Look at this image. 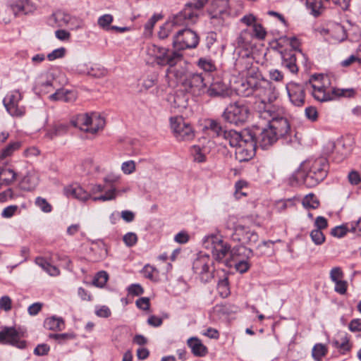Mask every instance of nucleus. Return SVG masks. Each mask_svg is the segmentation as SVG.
<instances>
[{"label":"nucleus","instance_id":"obj_1","mask_svg":"<svg viewBox=\"0 0 361 361\" xmlns=\"http://www.w3.org/2000/svg\"><path fill=\"white\" fill-rule=\"evenodd\" d=\"M258 117L260 124L269 125L279 138L284 137L290 132V126L288 121L281 116L276 106L272 104H261Z\"/></svg>","mask_w":361,"mask_h":361},{"label":"nucleus","instance_id":"obj_2","mask_svg":"<svg viewBox=\"0 0 361 361\" xmlns=\"http://www.w3.org/2000/svg\"><path fill=\"white\" fill-rule=\"evenodd\" d=\"M325 80L328 81V79L322 75H314L310 78V83L312 88V94L315 99L319 102H326L332 100L336 97L346 96L348 90H336L326 87Z\"/></svg>","mask_w":361,"mask_h":361},{"label":"nucleus","instance_id":"obj_3","mask_svg":"<svg viewBox=\"0 0 361 361\" xmlns=\"http://www.w3.org/2000/svg\"><path fill=\"white\" fill-rule=\"evenodd\" d=\"M72 124L80 130L96 134L104 128L105 120L97 113L80 114L71 121Z\"/></svg>","mask_w":361,"mask_h":361},{"label":"nucleus","instance_id":"obj_4","mask_svg":"<svg viewBox=\"0 0 361 361\" xmlns=\"http://www.w3.org/2000/svg\"><path fill=\"white\" fill-rule=\"evenodd\" d=\"M203 246L210 250L214 259L216 262H227L226 257L230 256L231 245L224 241L221 236L212 234L204 237Z\"/></svg>","mask_w":361,"mask_h":361},{"label":"nucleus","instance_id":"obj_5","mask_svg":"<svg viewBox=\"0 0 361 361\" xmlns=\"http://www.w3.org/2000/svg\"><path fill=\"white\" fill-rule=\"evenodd\" d=\"M250 114L247 104L243 101H238L230 104L224 111L222 116L230 123L242 125L248 121Z\"/></svg>","mask_w":361,"mask_h":361},{"label":"nucleus","instance_id":"obj_6","mask_svg":"<svg viewBox=\"0 0 361 361\" xmlns=\"http://www.w3.org/2000/svg\"><path fill=\"white\" fill-rule=\"evenodd\" d=\"M192 270L202 283L209 282L215 271L213 259L209 255L200 252L193 261Z\"/></svg>","mask_w":361,"mask_h":361},{"label":"nucleus","instance_id":"obj_7","mask_svg":"<svg viewBox=\"0 0 361 361\" xmlns=\"http://www.w3.org/2000/svg\"><path fill=\"white\" fill-rule=\"evenodd\" d=\"M254 96L259 99V101L255 102V108L259 115V108L261 104H271V102L276 99L277 93L269 81L256 78Z\"/></svg>","mask_w":361,"mask_h":361},{"label":"nucleus","instance_id":"obj_8","mask_svg":"<svg viewBox=\"0 0 361 361\" xmlns=\"http://www.w3.org/2000/svg\"><path fill=\"white\" fill-rule=\"evenodd\" d=\"M328 169L326 159L319 158L314 160L304 178V183L310 188L317 185L326 178Z\"/></svg>","mask_w":361,"mask_h":361},{"label":"nucleus","instance_id":"obj_9","mask_svg":"<svg viewBox=\"0 0 361 361\" xmlns=\"http://www.w3.org/2000/svg\"><path fill=\"white\" fill-rule=\"evenodd\" d=\"M197 34L191 29L178 30L173 39V47L178 51L186 49L195 48L199 44Z\"/></svg>","mask_w":361,"mask_h":361},{"label":"nucleus","instance_id":"obj_10","mask_svg":"<svg viewBox=\"0 0 361 361\" xmlns=\"http://www.w3.org/2000/svg\"><path fill=\"white\" fill-rule=\"evenodd\" d=\"M23 94L18 90L8 92L3 99L4 105L8 113L13 117H22L25 115V106L22 104Z\"/></svg>","mask_w":361,"mask_h":361},{"label":"nucleus","instance_id":"obj_11","mask_svg":"<svg viewBox=\"0 0 361 361\" xmlns=\"http://www.w3.org/2000/svg\"><path fill=\"white\" fill-rule=\"evenodd\" d=\"M211 23L216 26H223L230 15L228 0H212L207 10Z\"/></svg>","mask_w":361,"mask_h":361},{"label":"nucleus","instance_id":"obj_12","mask_svg":"<svg viewBox=\"0 0 361 361\" xmlns=\"http://www.w3.org/2000/svg\"><path fill=\"white\" fill-rule=\"evenodd\" d=\"M256 141L252 133L246 132L244 140L235 147V156L239 162L248 161L255 154Z\"/></svg>","mask_w":361,"mask_h":361},{"label":"nucleus","instance_id":"obj_13","mask_svg":"<svg viewBox=\"0 0 361 361\" xmlns=\"http://www.w3.org/2000/svg\"><path fill=\"white\" fill-rule=\"evenodd\" d=\"M181 84L185 90L194 97H200L205 93L206 84L201 73H190L186 74Z\"/></svg>","mask_w":361,"mask_h":361},{"label":"nucleus","instance_id":"obj_14","mask_svg":"<svg viewBox=\"0 0 361 361\" xmlns=\"http://www.w3.org/2000/svg\"><path fill=\"white\" fill-rule=\"evenodd\" d=\"M171 128L174 136L178 140H191L195 137L194 130L183 117L171 118Z\"/></svg>","mask_w":361,"mask_h":361},{"label":"nucleus","instance_id":"obj_15","mask_svg":"<svg viewBox=\"0 0 361 361\" xmlns=\"http://www.w3.org/2000/svg\"><path fill=\"white\" fill-rule=\"evenodd\" d=\"M152 50L157 58V63L161 66H173L182 59V54L176 49L173 51L153 44Z\"/></svg>","mask_w":361,"mask_h":361},{"label":"nucleus","instance_id":"obj_16","mask_svg":"<svg viewBox=\"0 0 361 361\" xmlns=\"http://www.w3.org/2000/svg\"><path fill=\"white\" fill-rule=\"evenodd\" d=\"M204 94H207L210 97L226 98L231 97L233 91L229 85L224 82L220 78H216L209 87H206Z\"/></svg>","mask_w":361,"mask_h":361},{"label":"nucleus","instance_id":"obj_17","mask_svg":"<svg viewBox=\"0 0 361 361\" xmlns=\"http://www.w3.org/2000/svg\"><path fill=\"white\" fill-rule=\"evenodd\" d=\"M0 343L11 344L18 348H23L24 341H20L19 332L13 327H4L0 331Z\"/></svg>","mask_w":361,"mask_h":361},{"label":"nucleus","instance_id":"obj_18","mask_svg":"<svg viewBox=\"0 0 361 361\" xmlns=\"http://www.w3.org/2000/svg\"><path fill=\"white\" fill-rule=\"evenodd\" d=\"M286 90L293 105L300 106L305 104V93L302 85L295 82H290L286 85Z\"/></svg>","mask_w":361,"mask_h":361},{"label":"nucleus","instance_id":"obj_19","mask_svg":"<svg viewBox=\"0 0 361 361\" xmlns=\"http://www.w3.org/2000/svg\"><path fill=\"white\" fill-rule=\"evenodd\" d=\"M197 20V16L190 11L188 8H184L176 14L171 20V23L173 24L174 28L178 27H188L190 25L195 23Z\"/></svg>","mask_w":361,"mask_h":361},{"label":"nucleus","instance_id":"obj_20","mask_svg":"<svg viewBox=\"0 0 361 361\" xmlns=\"http://www.w3.org/2000/svg\"><path fill=\"white\" fill-rule=\"evenodd\" d=\"M252 135L255 136L256 145H259L262 148H267L279 139V137L269 126L264 128L258 135L255 133H252Z\"/></svg>","mask_w":361,"mask_h":361},{"label":"nucleus","instance_id":"obj_21","mask_svg":"<svg viewBox=\"0 0 361 361\" xmlns=\"http://www.w3.org/2000/svg\"><path fill=\"white\" fill-rule=\"evenodd\" d=\"M8 8L15 16H18L32 13L35 10V6L27 0H18L11 2Z\"/></svg>","mask_w":361,"mask_h":361},{"label":"nucleus","instance_id":"obj_22","mask_svg":"<svg viewBox=\"0 0 361 361\" xmlns=\"http://www.w3.org/2000/svg\"><path fill=\"white\" fill-rule=\"evenodd\" d=\"M235 235L238 236V240L243 244H247L250 245H254L257 243L259 237L256 232L247 230L243 226H238L235 229Z\"/></svg>","mask_w":361,"mask_h":361},{"label":"nucleus","instance_id":"obj_23","mask_svg":"<svg viewBox=\"0 0 361 361\" xmlns=\"http://www.w3.org/2000/svg\"><path fill=\"white\" fill-rule=\"evenodd\" d=\"M187 344L195 356L204 357L208 353L207 348L197 337H191L188 339Z\"/></svg>","mask_w":361,"mask_h":361},{"label":"nucleus","instance_id":"obj_24","mask_svg":"<svg viewBox=\"0 0 361 361\" xmlns=\"http://www.w3.org/2000/svg\"><path fill=\"white\" fill-rule=\"evenodd\" d=\"M64 194L67 197H73L81 201H86L90 197V194L79 185L66 187Z\"/></svg>","mask_w":361,"mask_h":361},{"label":"nucleus","instance_id":"obj_25","mask_svg":"<svg viewBox=\"0 0 361 361\" xmlns=\"http://www.w3.org/2000/svg\"><path fill=\"white\" fill-rule=\"evenodd\" d=\"M255 84L256 78L252 77L247 78L236 88L238 94L242 97L254 95Z\"/></svg>","mask_w":361,"mask_h":361},{"label":"nucleus","instance_id":"obj_26","mask_svg":"<svg viewBox=\"0 0 361 361\" xmlns=\"http://www.w3.org/2000/svg\"><path fill=\"white\" fill-rule=\"evenodd\" d=\"M252 255V250L244 245L231 247L230 260L238 261L239 259H248Z\"/></svg>","mask_w":361,"mask_h":361},{"label":"nucleus","instance_id":"obj_27","mask_svg":"<svg viewBox=\"0 0 361 361\" xmlns=\"http://www.w3.org/2000/svg\"><path fill=\"white\" fill-rule=\"evenodd\" d=\"M282 65L288 68L291 73H295L298 68L296 65V58L292 51H282L281 53Z\"/></svg>","mask_w":361,"mask_h":361},{"label":"nucleus","instance_id":"obj_28","mask_svg":"<svg viewBox=\"0 0 361 361\" xmlns=\"http://www.w3.org/2000/svg\"><path fill=\"white\" fill-rule=\"evenodd\" d=\"M245 134L246 132L244 133L243 134H240L235 130H224L221 137L224 138L226 141H227L231 147H235L238 145H239L241 140H244V135Z\"/></svg>","mask_w":361,"mask_h":361},{"label":"nucleus","instance_id":"obj_29","mask_svg":"<svg viewBox=\"0 0 361 361\" xmlns=\"http://www.w3.org/2000/svg\"><path fill=\"white\" fill-rule=\"evenodd\" d=\"M44 326L51 331H60L65 329V322L61 317L53 316L44 320Z\"/></svg>","mask_w":361,"mask_h":361},{"label":"nucleus","instance_id":"obj_30","mask_svg":"<svg viewBox=\"0 0 361 361\" xmlns=\"http://www.w3.org/2000/svg\"><path fill=\"white\" fill-rule=\"evenodd\" d=\"M35 262L51 276H57L60 274L59 269L57 267L51 264L44 257H36Z\"/></svg>","mask_w":361,"mask_h":361},{"label":"nucleus","instance_id":"obj_31","mask_svg":"<svg viewBox=\"0 0 361 361\" xmlns=\"http://www.w3.org/2000/svg\"><path fill=\"white\" fill-rule=\"evenodd\" d=\"M68 125L66 123L54 124L51 128L48 129L45 134V137L52 140L55 137L61 136L67 133Z\"/></svg>","mask_w":361,"mask_h":361},{"label":"nucleus","instance_id":"obj_32","mask_svg":"<svg viewBox=\"0 0 361 361\" xmlns=\"http://www.w3.org/2000/svg\"><path fill=\"white\" fill-rule=\"evenodd\" d=\"M17 176L18 173L11 169H0V181L3 183L11 184L13 183L16 180Z\"/></svg>","mask_w":361,"mask_h":361},{"label":"nucleus","instance_id":"obj_33","mask_svg":"<svg viewBox=\"0 0 361 361\" xmlns=\"http://www.w3.org/2000/svg\"><path fill=\"white\" fill-rule=\"evenodd\" d=\"M52 19L57 26L63 27L69 24L72 25L71 21L75 20L70 15L62 11H57L52 15Z\"/></svg>","mask_w":361,"mask_h":361},{"label":"nucleus","instance_id":"obj_34","mask_svg":"<svg viewBox=\"0 0 361 361\" xmlns=\"http://www.w3.org/2000/svg\"><path fill=\"white\" fill-rule=\"evenodd\" d=\"M305 5L310 13L314 17L319 16L323 10L321 0H305Z\"/></svg>","mask_w":361,"mask_h":361},{"label":"nucleus","instance_id":"obj_35","mask_svg":"<svg viewBox=\"0 0 361 361\" xmlns=\"http://www.w3.org/2000/svg\"><path fill=\"white\" fill-rule=\"evenodd\" d=\"M209 0H192L185 5L186 8L190 11L197 16V19L200 17V11H201L204 6L209 2Z\"/></svg>","mask_w":361,"mask_h":361},{"label":"nucleus","instance_id":"obj_36","mask_svg":"<svg viewBox=\"0 0 361 361\" xmlns=\"http://www.w3.org/2000/svg\"><path fill=\"white\" fill-rule=\"evenodd\" d=\"M22 187L27 190H33L37 185V180L34 173L28 172L21 180Z\"/></svg>","mask_w":361,"mask_h":361},{"label":"nucleus","instance_id":"obj_37","mask_svg":"<svg viewBox=\"0 0 361 361\" xmlns=\"http://www.w3.org/2000/svg\"><path fill=\"white\" fill-rule=\"evenodd\" d=\"M328 352V349L325 345L322 343H317L314 345L312 350V355L316 361H320Z\"/></svg>","mask_w":361,"mask_h":361},{"label":"nucleus","instance_id":"obj_38","mask_svg":"<svg viewBox=\"0 0 361 361\" xmlns=\"http://www.w3.org/2000/svg\"><path fill=\"white\" fill-rule=\"evenodd\" d=\"M21 143L20 142H11L6 147L0 150V158L4 159L8 157H10L15 151L19 149Z\"/></svg>","mask_w":361,"mask_h":361},{"label":"nucleus","instance_id":"obj_39","mask_svg":"<svg viewBox=\"0 0 361 361\" xmlns=\"http://www.w3.org/2000/svg\"><path fill=\"white\" fill-rule=\"evenodd\" d=\"M332 343L335 348L342 351V353H345V352L350 350L351 345L349 343V339L346 334L341 338V341L334 340Z\"/></svg>","mask_w":361,"mask_h":361},{"label":"nucleus","instance_id":"obj_40","mask_svg":"<svg viewBox=\"0 0 361 361\" xmlns=\"http://www.w3.org/2000/svg\"><path fill=\"white\" fill-rule=\"evenodd\" d=\"M35 90L39 93L46 94L49 92L52 89V82L50 80L42 81L39 80L36 82Z\"/></svg>","mask_w":361,"mask_h":361},{"label":"nucleus","instance_id":"obj_41","mask_svg":"<svg viewBox=\"0 0 361 361\" xmlns=\"http://www.w3.org/2000/svg\"><path fill=\"white\" fill-rule=\"evenodd\" d=\"M302 204L307 208L316 209L319 207V202L314 194L310 193L304 197Z\"/></svg>","mask_w":361,"mask_h":361},{"label":"nucleus","instance_id":"obj_42","mask_svg":"<svg viewBox=\"0 0 361 361\" xmlns=\"http://www.w3.org/2000/svg\"><path fill=\"white\" fill-rule=\"evenodd\" d=\"M198 66L206 72H212L216 69L214 62L209 59L200 58L197 62Z\"/></svg>","mask_w":361,"mask_h":361},{"label":"nucleus","instance_id":"obj_43","mask_svg":"<svg viewBox=\"0 0 361 361\" xmlns=\"http://www.w3.org/2000/svg\"><path fill=\"white\" fill-rule=\"evenodd\" d=\"M217 290L222 298H226L230 295L228 280L227 278H224L219 281L217 284Z\"/></svg>","mask_w":361,"mask_h":361},{"label":"nucleus","instance_id":"obj_44","mask_svg":"<svg viewBox=\"0 0 361 361\" xmlns=\"http://www.w3.org/2000/svg\"><path fill=\"white\" fill-rule=\"evenodd\" d=\"M142 273L145 278L156 281L158 277L159 271L154 267L147 264L142 269Z\"/></svg>","mask_w":361,"mask_h":361},{"label":"nucleus","instance_id":"obj_45","mask_svg":"<svg viewBox=\"0 0 361 361\" xmlns=\"http://www.w3.org/2000/svg\"><path fill=\"white\" fill-rule=\"evenodd\" d=\"M173 24L170 21L165 23L161 27L158 32L159 37L160 39H166L169 35L173 31Z\"/></svg>","mask_w":361,"mask_h":361},{"label":"nucleus","instance_id":"obj_46","mask_svg":"<svg viewBox=\"0 0 361 361\" xmlns=\"http://www.w3.org/2000/svg\"><path fill=\"white\" fill-rule=\"evenodd\" d=\"M49 337L50 338L55 339L59 342V343L61 344L66 341L71 340L75 338V334L73 333H64V334H51Z\"/></svg>","mask_w":361,"mask_h":361},{"label":"nucleus","instance_id":"obj_47","mask_svg":"<svg viewBox=\"0 0 361 361\" xmlns=\"http://www.w3.org/2000/svg\"><path fill=\"white\" fill-rule=\"evenodd\" d=\"M207 128L211 130L216 137H221L225 130H223L221 125L214 120H210Z\"/></svg>","mask_w":361,"mask_h":361},{"label":"nucleus","instance_id":"obj_48","mask_svg":"<svg viewBox=\"0 0 361 361\" xmlns=\"http://www.w3.org/2000/svg\"><path fill=\"white\" fill-rule=\"evenodd\" d=\"M329 277L332 282L336 283L338 281H341L343 279L344 273L341 267H335L331 269Z\"/></svg>","mask_w":361,"mask_h":361},{"label":"nucleus","instance_id":"obj_49","mask_svg":"<svg viewBox=\"0 0 361 361\" xmlns=\"http://www.w3.org/2000/svg\"><path fill=\"white\" fill-rule=\"evenodd\" d=\"M35 204L43 212L49 213L52 210L51 205L47 202L45 198L38 197L35 200Z\"/></svg>","mask_w":361,"mask_h":361},{"label":"nucleus","instance_id":"obj_50","mask_svg":"<svg viewBox=\"0 0 361 361\" xmlns=\"http://www.w3.org/2000/svg\"><path fill=\"white\" fill-rule=\"evenodd\" d=\"M113 16L111 14H104L98 18V25L103 29L109 30L110 24L113 21Z\"/></svg>","mask_w":361,"mask_h":361},{"label":"nucleus","instance_id":"obj_51","mask_svg":"<svg viewBox=\"0 0 361 361\" xmlns=\"http://www.w3.org/2000/svg\"><path fill=\"white\" fill-rule=\"evenodd\" d=\"M191 153L195 161L199 163L205 161L206 157L200 147L196 145L193 146L191 149Z\"/></svg>","mask_w":361,"mask_h":361},{"label":"nucleus","instance_id":"obj_52","mask_svg":"<svg viewBox=\"0 0 361 361\" xmlns=\"http://www.w3.org/2000/svg\"><path fill=\"white\" fill-rule=\"evenodd\" d=\"M348 231H350V227L348 228L345 225H341L332 228L331 234L334 237L342 238L345 235Z\"/></svg>","mask_w":361,"mask_h":361},{"label":"nucleus","instance_id":"obj_53","mask_svg":"<svg viewBox=\"0 0 361 361\" xmlns=\"http://www.w3.org/2000/svg\"><path fill=\"white\" fill-rule=\"evenodd\" d=\"M310 237L316 245H322L325 241V236L319 229H314L310 233Z\"/></svg>","mask_w":361,"mask_h":361},{"label":"nucleus","instance_id":"obj_54","mask_svg":"<svg viewBox=\"0 0 361 361\" xmlns=\"http://www.w3.org/2000/svg\"><path fill=\"white\" fill-rule=\"evenodd\" d=\"M254 36L258 39H264L267 35L264 27L259 23H255L252 27Z\"/></svg>","mask_w":361,"mask_h":361},{"label":"nucleus","instance_id":"obj_55","mask_svg":"<svg viewBox=\"0 0 361 361\" xmlns=\"http://www.w3.org/2000/svg\"><path fill=\"white\" fill-rule=\"evenodd\" d=\"M107 280V274L105 271H100L97 274L93 283L97 287H103L106 284Z\"/></svg>","mask_w":361,"mask_h":361},{"label":"nucleus","instance_id":"obj_56","mask_svg":"<svg viewBox=\"0 0 361 361\" xmlns=\"http://www.w3.org/2000/svg\"><path fill=\"white\" fill-rule=\"evenodd\" d=\"M247 259H239L238 261H235V268L241 274L246 272L250 267V264Z\"/></svg>","mask_w":361,"mask_h":361},{"label":"nucleus","instance_id":"obj_57","mask_svg":"<svg viewBox=\"0 0 361 361\" xmlns=\"http://www.w3.org/2000/svg\"><path fill=\"white\" fill-rule=\"evenodd\" d=\"M123 240L128 247H132L137 243V235L135 233L128 232L124 235Z\"/></svg>","mask_w":361,"mask_h":361},{"label":"nucleus","instance_id":"obj_58","mask_svg":"<svg viewBox=\"0 0 361 361\" xmlns=\"http://www.w3.org/2000/svg\"><path fill=\"white\" fill-rule=\"evenodd\" d=\"M18 210V207L17 205H10L5 207L2 212L1 216L5 219H9L13 216Z\"/></svg>","mask_w":361,"mask_h":361},{"label":"nucleus","instance_id":"obj_59","mask_svg":"<svg viewBox=\"0 0 361 361\" xmlns=\"http://www.w3.org/2000/svg\"><path fill=\"white\" fill-rule=\"evenodd\" d=\"M334 290L336 293L341 295H345L346 293L348 286V282L342 279L341 281H338L334 283Z\"/></svg>","mask_w":361,"mask_h":361},{"label":"nucleus","instance_id":"obj_60","mask_svg":"<svg viewBox=\"0 0 361 361\" xmlns=\"http://www.w3.org/2000/svg\"><path fill=\"white\" fill-rule=\"evenodd\" d=\"M121 170L125 174H131L135 171V163L133 160L125 161L121 165Z\"/></svg>","mask_w":361,"mask_h":361},{"label":"nucleus","instance_id":"obj_61","mask_svg":"<svg viewBox=\"0 0 361 361\" xmlns=\"http://www.w3.org/2000/svg\"><path fill=\"white\" fill-rule=\"evenodd\" d=\"M173 98V106L175 108H185L187 105V100L182 94H175Z\"/></svg>","mask_w":361,"mask_h":361},{"label":"nucleus","instance_id":"obj_62","mask_svg":"<svg viewBox=\"0 0 361 361\" xmlns=\"http://www.w3.org/2000/svg\"><path fill=\"white\" fill-rule=\"evenodd\" d=\"M66 53V49L61 47L56 49L47 55V59L49 61H54L56 59H60L64 56Z\"/></svg>","mask_w":361,"mask_h":361},{"label":"nucleus","instance_id":"obj_63","mask_svg":"<svg viewBox=\"0 0 361 361\" xmlns=\"http://www.w3.org/2000/svg\"><path fill=\"white\" fill-rule=\"evenodd\" d=\"M128 291L129 295L138 296L144 293V289L140 284L134 283L128 288Z\"/></svg>","mask_w":361,"mask_h":361},{"label":"nucleus","instance_id":"obj_64","mask_svg":"<svg viewBox=\"0 0 361 361\" xmlns=\"http://www.w3.org/2000/svg\"><path fill=\"white\" fill-rule=\"evenodd\" d=\"M306 117L311 121H316L318 118V111L314 106H309L305 111Z\"/></svg>","mask_w":361,"mask_h":361}]
</instances>
